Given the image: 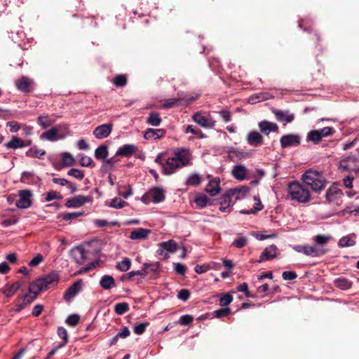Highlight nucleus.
<instances>
[{
	"instance_id": "f257e3e1",
	"label": "nucleus",
	"mask_w": 359,
	"mask_h": 359,
	"mask_svg": "<svg viewBox=\"0 0 359 359\" xmlns=\"http://www.w3.org/2000/svg\"><path fill=\"white\" fill-rule=\"evenodd\" d=\"M162 154H159L155 162L161 166L164 175H170L177 171V169L191 164V154L188 149L181 148L174 151V156L168 158L165 161L162 159Z\"/></svg>"
},
{
	"instance_id": "f03ea898",
	"label": "nucleus",
	"mask_w": 359,
	"mask_h": 359,
	"mask_svg": "<svg viewBox=\"0 0 359 359\" xmlns=\"http://www.w3.org/2000/svg\"><path fill=\"white\" fill-rule=\"evenodd\" d=\"M302 180L306 185L310 187L315 192H320L323 190L327 184V180L323 173L313 170H306L302 175Z\"/></svg>"
},
{
	"instance_id": "7ed1b4c3",
	"label": "nucleus",
	"mask_w": 359,
	"mask_h": 359,
	"mask_svg": "<svg viewBox=\"0 0 359 359\" xmlns=\"http://www.w3.org/2000/svg\"><path fill=\"white\" fill-rule=\"evenodd\" d=\"M288 198L300 203H306L311 201L310 191L301 183L294 181L287 186Z\"/></svg>"
},
{
	"instance_id": "20e7f679",
	"label": "nucleus",
	"mask_w": 359,
	"mask_h": 359,
	"mask_svg": "<svg viewBox=\"0 0 359 359\" xmlns=\"http://www.w3.org/2000/svg\"><path fill=\"white\" fill-rule=\"evenodd\" d=\"M60 279L57 272L53 271L48 275H45L35 281L31 283L32 290L36 294H40L41 292L55 286Z\"/></svg>"
},
{
	"instance_id": "39448f33",
	"label": "nucleus",
	"mask_w": 359,
	"mask_h": 359,
	"mask_svg": "<svg viewBox=\"0 0 359 359\" xmlns=\"http://www.w3.org/2000/svg\"><path fill=\"white\" fill-rule=\"evenodd\" d=\"M198 97V94L188 95L184 93H178L177 97L165 100L162 104V107L163 109H169L180 106L186 107L197 100Z\"/></svg>"
},
{
	"instance_id": "423d86ee",
	"label": "nucleus",
	"mask_w": 359,
	"mask_h": 359,
	"mask_svg": "<svg viewBox=\"0 0 359 359\" xmlns=\"http://www.w3.org/2000/svg\"><path fill=\"white\" fill-rule=\"evenodd\" d=\"M339 168L348 172H356L359 170V148L350 156L340 160Z\"/></svg>"
},
{
	"instance_id": "0eeeda50",
	"label": "nucleus",
	"mask_w": 359,
	"mask_h": 359,
	"mask_svg": "<svg viewBox=\"0 0 359 359\" xmlns=\"http://www.w3.org/2000/svg\"><path fill=\"white\" fill-rule=\"evenodd\" d=\"M193 121L205 128H212L215 126V121L207 112L198 111L192 116Z\"/></svg>"
},
{
	"instance_id": "6e6552de",
	"label": "nucleus",
	"mask_w": 359,
	"mask_h": 359,
	"mask_svg": "<svg viewBox=\"0 0 359 359\" xmlns=\"http://www.w3.org/2000/svg\"><path fill=\"white\" fill-rule=\"evenodd\" d=\"M339 186V184L337 182H333L327 189L325 196L327 203L337 202L342 198L344 193Z\"/></svg>"
},
{
	"instance_id": "1a4fd4ad",
	"label": "nucleus",
	"mask_w": 359,
	"mask_h": 359,
	"mask_svg": "<svg viewBox=\"0 0 359 359\" xmlns=\"http://www.w3.org/2000/svg\"><path fill=\"white\" fill-rule=\"evenodd\" d=\"M302 137L299 135L290 133L283 135L280 139V144L283 149L298 147L301 144Z\"/></svg>"
},
{
	"instance_id": "9d476101",
	"label": "nucleus",
	"mask_w": 359,
	"mask_h": 359,
	"mask_svg": "<svg viewBox=\"0 0 359 359\" xmlns=\"http://www.w3.org/2000/svg\"><path fill=\"white\" fill-rule=\"evenodd\" d=\"M92 201L93 197L91 196L77 195L73 198H68L65 203V205L69 208H78L85 203Z\"/></svg>"
},
{
	"instance_id": "9b49d317",
	"label": "nucleus",
	"mask_w": 359,
	"mask_h": 359,
	"mask_svg": "<svg viewBox=\"0 0 359 359\" xmlns=\"http://www.w3.org/2000/svg\"><path fill=\"white\" fill-rule=\"evenodd\" d=\"M19 199L15 205L18 208L26 209L32 205V193L30 190L25 189L19 191Z\"/></svg>"
},
{
	"instance_id": "f8f14e48",
	"label": "nucleus",
	"mask_w": 359,
	"mask_h": 359,
	"mask_svg": "<svg viewBox=\"0 0 359 359\" xmlns=\"http://www.w3.org/2000/svg\"><path fill=\"white\" fill-rule=\"evenodd\" d=\"M112 128L113 126L111 123L102 124L96 127L94 129L93 134L97 139H104L111 134Z\"/></svg>"
},
{
	"instance_id": "ddd939ff",
	"label": "nucleus",
	"mask_w": 359,
	"mask_h": 359,
	"mask_svg": "<svg viewBox=\"0 0 359 359\" xmlns=\"http://www.w3.org/2000/svg\"><path fill=\"white\" fill-rule=\"evenodd\" d=\"M177 245L174 240H169L168 241L161 242L158 244V248L156 253L158 255H163L164 252L174 253L176 252Z\"/></svg>"
},
{
	"instance_id": "4468645a",
	"label": "nucleus",
	"mask_w": 359,
	"mask_h": 359,
	"mask_svg": "<svg viewBox=\"0 0 359 359\" xmlns=\"http://www.w3.org/2000/svg\"><path fill=\"white\" fill-rule=\"evenodd\" d=\"M149 196L154 203H158L165 199V191L160 187H153L149 191Z\"/></svg>"
},
{
	"instance_id": "2eb2a0df",
	"label": "nucleus",
	"mask_w": 359,
	"mask_h": 359,
	"mask_svg": "<svg viewBox=\"0 0 359 359\" xmlns=\"http://www.w3.org/2000/svg\"><path fill=\"white\" fill-rule=\"evenodd\" d=\"M246 140L249 145L256 147L263 143V137L259 132L252 130L247 135Z\"/></svg>"
},
{
	"instance_id": "dca6fc26",
	"label": "nucleus",
	"mask_w": 359,
	"mask_h": 359,
	"mask_svg": "<svg viewBox=\"0 0 359 359\" xmlns=\"http://www.w3.org/2000/svg\"><path fill=\"white\" fill-rule=\"evenodd\" d=\"M260 132L268 135L271 132H278V127L276 123L268 121H262L258 123Z\"/></svg>"
},
{
	"instance_id": "f3484780",
	"label": "nucleus",
	"mask_w": 359,
	"mask_h": 359,
	"mask_svg": "<svg viewBox=\"0 0 359 359\" xmlns=\"http://www.w3.org/2000/svg\"><path fill=\"white\" fill-rule=\"evenodd\" d=\"M137 150L135 144H124L118 148L116 152V156L130 157Z\"/></svg>"
},
{
	"instance_id": "a211bd4d",
	"label": "nucleus",
	"mask_w": 359,
	"mask_h": 359,
	"mask_svg": "<svg viewBox=\"0 0 359 359\" xmlns=\"http://www.w3.org/2000/svg\"><path fill=\"white\" fill-rule=\"evenodd\" d=\"M231 174L235 179L242 181L246 178L248 170L244 165H236L232 168Z\"/></svg>"
},
{
	"instance_id": "6ab92c4d",
	"label": "nucleus",
	"mask_w": 359,
	"mask_h": 359,
	"mask_svg": "<svg viewBox=\"0 0 359 359\" xmlns=\"http://www.w3.org/2000/svg\"><path fill=\"white\" fill-rule=\"evenodd\" d=\"M276 251L277 247L274 245L266 247L261 254L258 262H262L265 260L273 259L276 256Z\"/></svg>"
},
{
	"instance_id": "aec40b11",
	"label": "nucleus",
	"mask_w": 359,
	"mask_h": 359,
	"mask_svg": "<svg viewBox=\"0 0 359 359\" xmlns=\"http://www.w3.org/2000/svg\"><path fill=\"white\" fill-rule=\"evenodd\" d=\"M248 156V154L242 149L231 148L228 151V158L232 161L246 158Z\"/></svg>"
},
{
	"instance_id": "412c9836",
	"label": "nucleus",
	"mask_w": 359,
	"mask_h": 359,
	"mask_svg": "<svg viewBox=\"0 0 359 359\" xmlns=\"http://www.w3.org/2000/svg\"><path fill=\"white\" fill-rule=\"evenodd\" d=\"M58 133V129L54 127L47 130L46 132L42 133L41 135V138L51 142L62 139L63 137L60 135Z\"/></svg>"
},
{
	"instance_id": "4be33fe9",
	"label": "nucleus",
	"mask_w": 359,
	"mask_h": 359,
	"mask_svg": "<svg viewBox=\"0 0 359 359\" xmlns=\"http://www.w3.org/2000/svg\"><path fill=\"white\" fill-rule=\"evenodd\" d=\"M272 97L271 94L268 92H260L251 95L248 98V102L251 104H254L257 102L268 100Z\"/></svg>"
},
{
	"instance_id": "5701e85b",
	"label": "nucleus",
	"mask_w": 359,
	"mask_h": 359,
	"mask_svg": "<svg viewBox=\"0 0 359 359\" xmlns=\"http://www.w3.org/2000/svg\"><path fill=\"white\" fill-rule=\"evenodd\" d=\"M81 280L76 281L71 287H69L64 294V298L69 300L74 297L81 290Z\"/></svg>"
},
{
	"instance_id": "b1692460",
	"label": "nucleus",
	"mask_w": 359,
	"mask_h": 359,
	"mask_svg": "<svg viewBox=\"0 0 359 359\" xmlns=\"http://www.w3.org/2000/svg\"><path fill=\"white\" fill-rule=\"evenodd\" d=\"M274 114L278 121L285 123H291L294 120V115L289 111L276 110Z\"/></svg>"
},
{
	"instance_id": "393cba45",
	"label": "nucleus",
	"mask_w": 359,
	"mask_h": 359,
	"mask_svg": "<svg viewBox=\"0 0 359 359\" xmlns=\"http://www.w3.org/2000/svg\"><path fill=\"white\" fill-rule=\"evenodd\" d=\"M71 253L76 263L81 264L86 259V250L82 246H76L73 248Z\"/></svg>"
},
{
	"instance_id": "a878e982",
	"label": "nucleus",
	"mask_w": 359,
	"mask_h": 359,
	"mask_svg": "<svg viewBox=\"0 0 359 359\" xmlns=\"http://www.w3.org/2000/svg\"><path fill=\"white\" fill-rule=\"evenodd\" d=\"M205 191L211 196H216L220 191L219 180L212 179L208 182Z\"/></svg>"
},
{
	"instance_id": "bb28decb",
	"label": "nucleus",
	"mask_w": 359,
	"mask_h": 359,
	"mask_svg": "<svg viewBox=\"0 0 359 359\" xmlns=\"http://www.w3.org/2000/svg\"><path fill=\"white\" fill-rule=\"evenodd\" d=\"M165 134V131L163 129H154L148 128L144 134V137L146 140H157L163 137Z\"/></svg>"
},
{
	"instance_id": "cd10ccee",
	"label": "nucleus",
	"mask_w": 359,
	"mask_h": 359,
	"mask_svg": "<svg viewBox=\"0 0 359 359\" xmlns=\"http://www.w3.org/2000/svg\"><path fill=\"white\" fill-rule=\"evenodd\" d=\"M22 283L20 282H15L11 285H6L2 292L6 297H11L20 289Z\"/></svg>"
},
{
	"instance_id": "c85d7f7f",
	"label": "nucleus",
	"mask_w": 359,
	"mask_h": 359,
	"mask_svg": "<svg viewBox=\"0 0 359 359\" xmlns=\"http://www.w3.org/2000/svg\"><path fill=\"white\" fill-rule=\"evenodd\" d=\"M149 233L150 230L149 229L138 228L131 231L130 238L132 240H142L147 238Z\"/></svg>"
},
{
	"instance_id": "c756f323",
	"label": "nucleus",
	"mask_w": 359,
	"mask_h": 359,
	"mask_svg": "<svg viewBox=\"0 0 359 359\" xmlns=\"http://www.w3.org/2000/svg\"><path fill=\"white\" fill-rule=\"evenodd\" d=\"M326 252L327 250L322 246H318L316 244L308 245V256L317 257L325 255Z\"/></svg>"
},
{
	"instance_id": "7c9ffc66",
	"label": "nucleus",
	"mask_w": 359,
	"mask_h": 359,
	"mask_svg": "<svg viewBox=\"0 0 359 359\" xmlns=\"http://www.w3.org/2000/svg\"><path fill=\"white\" fill-rule=\"evenodd\" d=\"M31 83L28 78L22 76L16 82V87L21 92L28 93L30 91Z\"/></svg>"
},
{
	"instance_id": "2f4dec72",
	"label": "nucleus",
	"mask_w": 359,
	"mask_h": 359,
	"mask_svg": "<svg viewBox=\"0 0 359 359\" xmlns=\"http://www.w3.org/2000/svg\"><path fill=\"white\" fill-rule=\"evenodd\" d=\"M232 195L228 191L222 197V201L220 203L219 210L224 212H230L231 208V196Z\"/></svg>"
},
{
	"instance_id": "473e14b6",
	"label": "nucleus",
	"mask_w": 359,
	"mask_h": 359,
	"mask_svg": "<svg viewBox=\"0 0 359 359\" xmlns=\"http://www.w3.org/2000/svg\"><path fill=\"white\" fill-rule=\"evenodd\" d=\"M334 285L340 290H346L351 287L352 282L346 278L340 277L334 280Z\"/></svg>"
},
{
	"instance_id": "72a5a7b5",
	"label": "nucleus",
	"mask_w": 359,
	"mask_h": 359,
	"mask_svg": "<svg viewBox=\"0 0 359 359\" xmlns=\"http://www.w3.org/2000/svg\"><path fill=\"white\" fill-rule=\"evenodd\" d=\"M39 294H36L34 291L32 290V285L29 284V292L19 297L18 301H23L26 305L30 304L36 299Z\"/></svg>"
},
{
	"instance_id": "f704fd0d",
	"label": "nucleus",
	"mask_w": 359,
	"mask_h": 359,
	"mask_svg": "<svg viewBox=\"0 0 359 359\" xmlns=\"http://www.w3.org/2000/svg\"><path fill=\"white\" fill-rule=\"evenodd\" d=\"M144 270L147 272V276L149 274L157 275L160 271V264L158 262H153V263H144L143 264Z\"/></svg>"
},
{
	"instance_id": "c9c22d12",
	"label": "nucleus",
	"mask_w": 359,
	"mask_h": 359,
	"mask_svg": "<svg viewBox=\"0 0 359 359\" xmlns=\"http://www.w3.org/2000/svg\"><path fill=\"white\" fill-rule=\"evenodd\" d=\"M115 284L114 278L110 275L103 276L100 280V285L104 290L111 289Z\"/></svg>"
},
{
	"instance_id": "e433bc0d",
	"label": "nucleus",
	"mask_w": 359,
	"mask_h": 359,
	"mask_svg": "<svg viewBox=\"0 0 359 359\" xmlns=\"http://www.w3.org/2000/svg\"><path fill=\"white\" fill-rule=\"evenodd\" d=\"M109 154V147L106 144L100 145L95 150V157L97 160H104L108 156Z\"/></svg>"
},
{
	"instance_id": "4c0bfd02",
	"label": "nucleus",
	"mask_w": 359,
	"mask_h": 359,
	"mask_svg": "<svg viewBox=\"0 0 359 359\" xmlns=\"http://www.w3.org/2000/svg\"><path fill=\"white\" fill-rule=\"evenodd\" d=\"M146 122L149 126H158L162 122V119L159 113L156 111H151L149 113Z\"/></svg>"
},
{
	"instance_id": "58836bf2",
	"label": "nucleus",
	"mask_w": 359,
	"mask_h": 359,
	"mask_svg": "<svg viewBox=\"0 0 359 359\" xmlns=\"http://www.w3.org/2000/svg\"><path fill=\"white\" fill-rule=\"evenodd\" d=\"M116 162V160L115 159V156H113L110 158H104V160H102V163L100 169L101 171L105 173L111 170L114 168Z\"/></svg>"
},
{
	"instance_id": "ea45409f",
	"label": "nucleus",
	"mask_w": 359,
	"mask_h": 359,
	"mask_svg": "<svg viewBox=\"0 0 359 359\" xmlns=\"http://www.w3.org/2000/svg\"><path fill=\"white\" fill-rule=\"evenodd\" d=\"M250 191L248 186H242L239 188L230 189L229 191L232 196H235L236 199H240L244 197Z\"/></svg>"
},
{
	"instance_id": "a19ab883",
	"label": "nucleus",
	"mask_w": 359,
	"mask_h": 359,
	"mask_svg": "<svg viewBox=\"0 0 359 359\" xmlns=\"http://www.w3.org/2000/svg\"><path fill=\"white\" fill-rule=\"evenodd\" d=\"M8 149H16L24 147V141L15 136H13L11 140L5 144Z\"/></svg>"
},
{
	"instance_id": "79ce46f5",
	"label": "nucleus",
	"mask_w": 359,
	"mask_h": 359,
	"mask_svg": "<svg viewBox=\"0 0 359 359\" xmlns=\"http://www.w3.org/2000/svg\"><path fill=\"white\" fill-rule=\"evenodd\" d=\"M352 237H355V234L343 236L339 241L338 245L341 248H347L355 245V241Z\"/></svg>"
},
{
	"instance_id": "37998d69",
	"label": "nucleus",
	"mask_w": 359,
	"mask_h": 359,
	"mask_svg": "<svg viewBox=\"0 0 359 359\" xmlns=\"http://www.w3.org/2000/svg\"><path fill=\"white\" fill-rule=\"evenodd\" d=\"M55 122L54 119L50 118L48 115L39 116L37 118V123L43 128L46 129L52 126Z\"/></svg>"
},
{
	"instance_id": "c03bdc74",
	"label": "nucleus",
	"mask_w": 359,
	"mask_h": 359,
	"mask_svg": "<svg viewBox=\"0 0 359 359\" xmlns=\"http://www.w3.org/2000/svg\"><path fill=\"white\" fill-rule=\"evenodd\" d=\"M202 182V178L198 173H192L187 177L185 184L187 186L196 187Z\"/></svg>"
},
{
	"instance_id": "a18cd8bd",
	"label": "nucleus",
	"mask_w": 359,
	"mask_h": 359,
	"mask_svg": "<svg viewBox=\"0 0 359 359\" xmlns=\"http://www.w3.org/2000/svg\"><path fill=\"white\" fill-rule=\"evenodd\" d=\"M307 142H311L316 144L321 142L322 138L320 137V133L318 130H312L308 133L306 136Z\"/></svg>"
},
{
	"instance_id": "49530a36",
	"label": "nucleus",
	"mask_w": 359,
	"mask_h": 359,
	"mask_svg": "<svg viewBox=\"0 0 359 359\" xmlns=\"http://www.w3.org/2000/svg\"><path fill=\"white\" fill-rule=\"evenodd\" d=\"M46 154V151L43 149H38L36 147H33L26 152V156L32 158H41Z\"/></svg>"
},
{
	"instance_id": "de8ad7c7",
	"label": "nucleus",
	"mask_w": 359,
	"mask_h": 359,
	"mask_svg": "<svg viewBox=\"0 0 359 359\" xmlns=\"http://www.w3.org/2000/svg\"><path fill=\"white\" fill-rule=\"evenodd\" d=\"M131 266V261L129 258L126 257L121 262H118L116 263V269L122 272H126Z\"/></svg>"
},
{
	"instance_id": "09e8293b",
	"label": "nucleus",
	"mask_w": 359,
	"mask_h": 359,
	"mask_svg": "<svg viewBox=\"0 0 359 359\" xmlns=\"http://www.w3.org/2000/svg\"><path fill=\"white\" fill-rule=\"evenodd\" d=\"M135 276H140L142 277H145V276H147V272L145 271V270H144V268L142 267V269H140V270L132 271H130L129 273L125 274L124 276H122L121 280H125L130 279L132 277H133Z\"/></svg>"
},
{
	"instance_id": "8fccbe9b",
	"label": "nucleus",
	"mask_w": 359,
	"mask_h": 359,
	"mask_svg": "<svg viewBox=\"0 0 359 359\" xmlns=\"http://www.w3.org/2000/svg\"><path fill=\"white\" fill-rule=\"evenodd\" d=\"M248 238L246 236H241L236 238L233 241V243H231V246L235 247L236 248H242L248 244Z\"/></svg>"
},
{
	"instance_id": "3c124183",
	"label": "nucleus",
	"mask_w": 359,
	"mask_h": 359,
	"mask_svg": "<svg viewBox=\"0 0 359 359\" xmlns=\"http://www.w3.org/2000/svg\"><path fill=\"white\" fill-rule=\"evenodd\" d=\"M62 163L64 166H71L74 163V158L69 152L62 154Z\"/></svg>"
},
{
	"instance_id": "603ef678",
	"label": "nucleus",
	"mask_w": 359,
	"mask_h": 359,
	"mask_svg": "<svg viewBox=\"0 0 359 359\" xmlns=\"http://www.w3.org/2000/svg\"><path fill=\"white\" fill-rule=\"evenodd\" d=\"M264 206L262 204L261 201L258 200V202L255 203V205L253 208L249 210H242L240 211V212L243 215L255 214L257 212L262 210Z\"/></svg>"
},
{
	"instance_id": "864d4df0",
	"label": "nucleus",
	"mask_w": 359,
	"mask_h": 359,
	"mask_svg": "<svg viewBox=\"0 0 359 359\" xmlns=\"http://www.w3.org/2000/svg\"><path fill=\"white\" fill-rule=\"evenodd\" d=\"M196 205L200 208H205L208 202V198L204 194H199L195 198Z\"/></svg>"
},
{
	"instance_id": "5fc2aeb1",
	"label": "nucleus",
	"mask_w": 359,
	"mask_h": 359,
	"mask_svg": "<svg viewBox=\"0 0 359 359\" xmlns=\"http://www.w3.org/2000/svg\"><path fill=\"white\" fill-rule=\"evenodd\" d=\"M129 310V305L126 302L118 303L115 305L114 311L118 315H123Z\"/></svg>"
},
{
	"instance_id": "6e6d98bb",
	"label": "nucleus",
	"mask_w": 359,
	"mask_h": 359,
	"mask_svg": "<svg viewBox=\"0 0 359 359\" xmlns=\"http://www.w3.org/2000/svg\"><path fill=\"white\" fill-rule=\"evenodd\" d=\"M330 239V236L320 234L316 236L313 238V241L315 244H316L318 246L323 247V245H325Z\"/></svg>"
},
{
	"instance_id": "4d7b16f0",
	"label": "nucleus",
	"mask_w": 359,
	"mask_h": 359,
	"mask_svg": "<svg viewBox=\"0 0 359 359\" xmlns=\"http://www.w3.org/2000/svg\"><path fill=\"white\" fill-rule=\"evenodd\" d=\"M79 320H80V316L78 315V314H72V315H69L66 320H65V323L69 325V326H72V327H74L76 326L79 322Z\"/></svg>"
},
{
	"instance_id": "13d9d810",
	"label": "nucleus",
	"mask_w": 359,
	"mask_h": 359,
	"mask_svg": "<svg viewBox=\"0 0 359 359\" xmlns=\"http://www.w3.org/2000/svg\"><path fill=\"white\" fill-rule=\"evenodd\" d=\"M57 334L58 336L64 340V342L60 345V347L65 345L68 341V334L67 330L63 327H59L57 328Z\"/></svg>"
},
{
	"instance_id": "bf43d9fd",
	"label": "nucleus",
	"mask_w": 359,
	"mask_h": 359,
	"mask_svg": "<svg viewBox=\"0 0 359 359\" xmlns=\"http://www.w3.org/2000/svg\"><path fill=\"white\" fill-rule=\"evenodd\" d=\"M126 205V202L122 201L121 198H114L111 201L109 206L116 208L120 209L123 208Z\"/></svg>"
},
{
	"instance_id": "052dcab7",
	"label": "nucleus",
	"mask_w": 359,
	"mask_h": 359,
	"mask_svg": "<svg viewBox=\"0 0 359 359\" xmlns=\"http://www.w3.org/2000/svg\"><path fill=\"white\" fill-rule=\"evenodd\" d=\"M149 323H137L134 326V332L139 335L142 334L145 332L146 327H147Z\"/></svg>"
},
{
	"instance_id": "680f3d73",
	"label": "nucleus",
	"mask_w": 359,
	"mask_h": 359,
	"mask_svg": "<svg viewBox=\"0 0 359 359\" xmlns=\"http://www.w3.org/2000/svg\"><path fill=\"white\" fill-rule=\"evenodd\" d=\"M126 78L124 75H117L114 79V84L118 87L124 86L126 84Z\"/></svg>"
},
{
	"instance_id": "e2e57ef3",
	"label": "nucleus",
	"mask_w": 359,
	"mask_h": 359,
	"mask_svg": "<svg viewBox=\"0 0 359 359\" xmlns=\"http://www.w3.org/2000/svg\"><path fill=\"white\" fill-rule=\"evenodd\" d=\"M186 133L199 135L201 138L205 137V135L202 133V131L200 129L197 128L196 127H194L193 126H188L186 128Z\"/></svg>"
},
{
	"instance_id": "0e129e2a",
	"label": "nucleus",
	"mask_w": 359,
	"mask_h": 359,
	"mask_svg": "<svg viewBox=\"0 0 359 359\" xmlns=\"http://www.w3.org/2000/svg\"><path fill=\"white\" fill-rule=\"evenodd\" d=\"M83 214H84L83 212H68V213H65L63 215L62 218L65 221H69V220L76 219V217H79L80 216H82Z\"/></svg>"
},
{
	"instance_id": "69168bd1",
	"label": "nucleus",
	"mask_w": 359,
	"mask_h": 359,
	"mask_svg": "<svg viewBox=\"0 0 359 359\" xmlns=\"http://www.w3.org/2000/svg\"><path fill=\"white\" fill-rule=\"evenodd\" d=\"M68 175L72 176L76 179L82 180L84 177V175L83 172L79 169L76 168H72L70 169L68 172Z\"/></svg>"
},
{
	"instance_id": "338daca9",
	"label": "nucleus",
	"mask_w": 359,
	"mask_h": 359,
	"mask_svg": "<svg viewBox=\"0 0 359 359\" xmlns=\"http://www.w3.org/2000/svg\"><path fill=\"white\" fill-rule=\"evenodd\" d=\"M320 137L323 139V137H327L328 136H330L333 134L334 130L331 127H324L321 129L318 130Z\"/></svg>"
},
{
	"instance_id": "774afa93",
	"label": "nucleus",
	"mask_w": 359,
	"mask_h": 359,
	"mask_svg": "<svg viewBox=\"0 0 359 359\" xmlns=\"http://www.w3.org/2000/svg\"><path fill=\"white\" fill-rule=\"evenodd\" d=\"M233 301V297L229 294H224L219 299V304L222 306H226Z\"/></svg>"
}]
</instances>
